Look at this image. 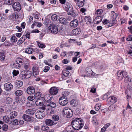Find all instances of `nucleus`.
I'll return each mask as SVG.
<instances>
[{"label": "nucleus", "instance_id": "obj_1", "mask_svg": "<svg viewBox=\"0 0 132 132\" xmlns=\"http://www.w3.org/2000/svg\"><path fill=\"white\" fill-rule=\"evenodd\" d=\"M72 126L74 129L78 130L82 128L84 126L82 120L81 118H76L71 122Z\"/></svg>", "mask_w": 132, "mask_h": 132}, {"label": "nucleus", "instance_id": "obj_2", "mask_svg": "<svg viewBox=\"0 0 132 132\" xmlns=\"http://www.w3.org/2000/svg\"><path fill=\"white\" fill-rule=\"evenodd\" d=\"M63 6L69 15H71L73 17L75 16V13L73 10L72 6L70 3L65 2Z\"/></svg>", "mask_w": 132, "mask_h": 132}, {"label": "nucleus", "instance_id": "obj_3", "mask_svg": "<svg viewBox=\"0 0 132 132\" xmlns=\"http://www.w3.org/2000/svg\"><path fill=\"white\" fill-rule=\"evenodd\" d=\"M63 114H64L68 118L72 117L73 112L71 110L67 107H65L63 110Z\"/></svg>", "mask_w": 132, "mask_h": 132}, {"label": "nucleus", "instance_id": "obj_4", "mask_svg": "<svg viewBox=\"0 0 132 132\" xmlns=\"http://www.w3.org/2000/svg\"><path fill=\"white\" fill-rule=\"evenodd\" d=\"M48 28L49 31L53 34H56L58 31L57 27L53 24H51Z\"/></svg>", "mask_w": 132, "mask_h": 132}, {"label": "nucleus", "instance_id": "obj_5", "mask_svg": "<svg viewBox=\"0 0 132 132\" xmlns=\"http://www.w3.org/2000/svg\"><path fill=\"white\" fill-rule=\"evenodd\" d=\"M32 75V72L30 71H27L25 73L22 72L20 75V77L22 79H24L29 78L31 77Z\"/></svg>", "mask_w": 132, "mask_h": 132}, {"label": "nucleus", "instance_id": "obj_6", "mask_svg": "<svg viewBox=\"0 0 132 132\" xmlns=\"http://www.w3.org/2000/svg\"><path fill=\"white\" fill-rule=\"evenodd\" d=\"M35 103L36 105L38 106H41V107H40V108L43 110H45L46 109L49 110L50 109H51L50 107V108H47L46 105L45 106L44 105L43 102L40 100H38L36 101L35 102Z\"/></svg>", "mask_w": 132, "mask_h": 132}, {"label": "nucleus", "instance_id": "obj_7", "mask_svg": "<svg viewBox=\"0 0 132 132\" xmlns=\"http://www.w3.org/2000/svg\"><path fill=\"white\" fill-rule=\"evenodd\" d=\"M13 8L15 11H19L21 9V6L18 2H15L12 5Z\"/></svg>", "mask_w": 132, "mask_h": 132}, {"label": "nucleus", "instance_id": "obj_8", "mask_svg": "<svg viewBox=\"0 0 132 132\" xmlns=\"http://www.w3.org/2000/svg\"><path fill=\"white\" fill-rule=\"evenodd\" d=\"M67 98L64 97H60L59 100V104L62 106L66 105L68 103V100H66Z\"/></svg>", "mask_w": 132, "mask_h": 132}, {"label": "nucleus", "instance_id": "obj_9", "mask_svg": "<svg viewBox=\"0 0 132 132\" xmlns=\"http://www.w3.org/2000/svg\"><path fill=\"white\" fill-rule=\"evenodd\" d=\"M32 70L33 74L34 76H36L39 74V70L37 66H34L32 68Z\"/></svg>", "mask_w": 132, "mask_h": 132}, {"label": "nucleus", "instance_id": "obj_10", "mask_svg": "<svg viewBox=\"0 0 132 132\" xmlns=\"http://www.w3.org/2000/svg\"><path fill=\"white\" fill-rule=\"evenodd\" d=\"M26 91L27 94L31 95L33 94L35 92V89L33 87L30 86L27 88Z\"/></svg>", "mask_w": 132, "mask_h": 132}, {"label": "nucleus", "instance_id": "obj_11", "mask_svg": "<svg viewBox=\"0 0 132 132\" xmlns=\"http://www.w3.org/2000/svg\"><path fill=\"white\" fill-rule=\"evenodd\" d=\"M58 92V89L55 87H51L49 90L50 93L52 95H56Z\"/></svg>", "mask_w": 132, "mask_h": 132}, {"label": "nucleus", "instance_id": "obj_12", "mask_svg": "<svg viewBox=\"0 0 132 132\" xmlns=\"http://www.w3.org/2000/svg\"><path fill=\"white\" fill-rule=\"evenodd\" d=\"M44 112L43 111H38L36 113L35 116L38 119L42 118L43 117Z\"/></svg>", "mask_w": 132, "mask_h": 132}, {"label": "nucleus", "instance_id": "obj_13", "mask_svg": "<svg viewBox=\"0 0 132 132\" xmlns=\"http://www.w3.org/2000/svg\"><path fill=\"white\" fill-rule=\"evenodd\" d=\"M4 88L5 90L9 91L12 89L13 88V85L10 83L8 82L4 84Z\"/></svg>", "mask_w": 132, "mask_h": 132}, {"label": "nucleus", "instance_id": "obj_14", "mask_svg": "<svg viewBox=\"0 0 132 132\" xmlns=\"http://www.w3.org/2000/svg\"><path fill=\"white\" fill-rule=\"evenodd\" d=\"M111 13L112 15V17L113 18V20L112 21V25H114L116 24V22L117 21L116 20V19L117 17L118 14L117 13H116L113 11H112Z\"/></svg>", "mask_w": 132, "mask_h": 132}, {"label": "nucleus", "instance_id": "obj_15", "mask_svg": "<svg viewBox=\"0 0 132 132\" xmlns=\"http://www.w3.org/2000/svg\"><path fill=\"white\" fill-rule=\"evenodd\" d=\"M78 22V21L77 19L73 20L70 22V25L71 27L75 28L77 26Z\"/></svg>", "mask_w": 132, "mask_h": 132}, {"label": "nucleus", "instance_id": "obj_16", "mask_svg": "<svg viewBox=\"0 0 132 132\" xmlns=\"http://www.w3.org/2000/svg\"><path fill=\"white\" fill-rule=\"evenodd\" d=\"M23 104V102L21 100H19L18 97H16L14 99V102H13L14 104L19 105Z\"/></svg>", "mask_w": 132, "mask_h": 132}, {"label": "nucleus", "instance_id": "obj_17", "mask_svg": "<svg viewBox=\"0 0 132 132\" xmlns=\"http://www.w3.org/2000/svg\"><path fill=\"white\" fill-rule=\"evenodd\" d=\"M103 19V17L101 16H96L94 19V21L95 23L98 24Z\"/></svg>", "mask_w": 132, "mask_h": 132}, {"label": "nucleus", "instance_id": "obj_18", "mask_svg": "<svg viewBox=\"0 0 132 132\" xmlns=\"http://www.w3.org/2000/svg\"><path fill=\"white\" fill-rule=\"evenodd\" d=\"M76 1V4L79 7H82L84 5V0H74Z\"/></svg>", "mask_w": 132, "mask_h": 132}, {"label": "nucleus", "instance_id": "obj_19", "mask_svg": "<svg viewBox=\"0 0 132 132\" xmlns=\"http://www.w3.org/2000/svg\"><path fill=\"white\" fill-rule=\"evenodd\" d=\"M81 32V30L79 28H77L73 30L72 32V34L74 35H77L80 34Z\"/></svg>", "mask_w": 132, "mask_h": 132}, {"label": "nucleus", "instance_id": "obj_20", "mask_svg": "<svg viewBox=\"0 0 132 132\" xmlns=\"http://www.w3.org/2000/svg\"><path fill=\"white\" fill-rule=\"evenodd\" d=\"M124 74L125 73L123 72L119 71L117 74L118 79L120 80H121L124 77Z\"/></svg>", "mask_w": 132, "mask_h": 132}, {"label": "nucleus", "instance_id": "obj_21", "mask_svg": "<svg viewBox=\"0 0 132 132\" xmlns=\"http://www.w3.org/2000/svg\"><path fill=\"white\" fill-rule=\"evenodd\" d=\"M18 115V113L17 112L14 111L11 112L10 113V119H14L16 118Z\"/></svg>", "mask_w": 132, "mask_h": 132}, {"label": "nucleus", "instance_id": "obj_22", "mask_svg": "<svg viewBox=\"0 0 132 132\" xmlns=\"http://www.w3.org/2000/svg\"><path fill=\"white\" fill-rule=\"evenodd\" d=\"M22 118L24 120L27 121H30L31 119L29 115L25 114L23 115Z\"/></svg>", "mask_w": 132, "mask_h": 132}, {"label": "nucleus", "instance_id": "obj_23", "mask_svg": "<svg viewBox=\"0 0 132 132\" xmlns=\"http://www.w3.org/2000/svg\"><path fill=\"white\" fill-rule=\"evenodd\" d=\"M18 15L17 13H14L10 15L9 16L10 19H14L18 18Z\"/></svg>", "mask_w": 132, "mask_h": 132}, {"label": "nucleus", "instance_id": "obj_24", "mask_svg": "<svg viewBox=\"0 0 132 132\" xmlns=\"http://www.w3.org/2000/svg\"><path fill=\"white\" fill-rule=\"evenodd\" d=\"M45 123L47 125L49 126H52L55 123L53 121L50 119H46L45 121Z\"/></svg>", "mask_w": 132, "mask_h": 132}, {"label": "nucleus", "instance_id": "obj_25", "mask_svg": "<svg viewBox=\"0 0 132 132\" xmlns=\"http://www.w3.org/2000/svg\"><path fill=\"white\" fill-rule=\"evenodd\" d=\"M46 106L47 107V108H48V107L49 106L51 107L54 108L56 107V105L55 103L52 102H50L48 103V104H46Z\"/></svg>", "mask_w": 132, "mask_h": 132}, {"label": "nucleus", "instance_id": "obj_26", "mask_svg": "<svg viewBox=\"0 0 132 132\" xmlns=\"http://www.w3.org/2000/svg\"><path fill=\"white\" fill-rule=\"evenodd\" d=\"M15 85L18 88L22 86L23 82L20 80H17L15 82Z\"/></svg>", "mask_w": 132, "mask_h": 132}, {"label": "nucleus", "instance_id": "obj_27", "mask_svg": "<svg viewBox=\"0 0 132 132\" xmlns=\"http://www.w3.org/2000/svg\"><path fill=\"white\" fill-rule=\"evenodd\" d=\"M26 113L28 114L31 115H33L35 112V110H33L32 109H29L26 110Z\"/></svg>", "mask_w": 132, "mask_h": 132}, {"label": "nucleus", "instance_id": "obj_28", "mask_svg": "<svg viewBox=\"0 0 132 132\" xmlns=\"http://www.w3.org/2000/svg\"><path fill=\"white\" fill-rule=\"evenodd\" d=\"M25 52L29 54H31L34 52L32 48H31L29 47L26 49Z\"/></svg>", "mask_w": 132, "mask_h": 132}, {"label": "nucleus", "instance_id": "obj_29", "mask_svg": "<svg viewBox=\"0 0 132 132\" xmlns=\"http://www.w3.org/2000/svg\"><path fill=\"white\" fill-rule=\"evenodd\" d=\"M108 99L110 100L111 102L113 104L116 103L117 100V98L113 96L109 97Z\"/></svg>", "mask_w": 132, "mask_h": 132}, {"label": "nucleus", "instance_id": "obj_30", "mask_svg": "<svg viewBox=\"0 0 132 132\" xmlns=\"http://www.w3.org/2000/svg\"><path fill=\"white\" fill-rule=\"evenodd\" d=\"M84 20L86 21L87 22H86L88 24V25L92 27V23L90 22V18L87 16H85V17Z\"/></svg>", "mask_w": 132, "mask_h": 132}, {"label": "nucleus", "instance_id": "obj_31", "mask_svg": "<svg viewBox=\"0 0 132 132\" xmlns=\"http://www.w3.org/2000/svg\"><path fill=\"white\" fill-rule=\"evenodd\" d=\"M59 21L61 23L65 24L67 22V20L65 18L62 17L59 19Z\"/></svg>", "mask_w": 132, "mask_h": 132}, {"label": "nucleus", "instance_id": "obj_32", "mask_svg": "<svg viewBox=\"0 0 132 132\" xmlns=\"http://www.w3.org/2000/svg\"><path fill=\"white\" fill-rule=\"evenodd\" d=\"M42 93L40 92H36L34 96L36 99H37V100L41 97Z\"/></svg>", "mask_w": 132, "mask_h": 132}, {"label": "nucleus", "instance_id": "obj_33", "mask_svg": "<svg viewBox=\"0 0 132 132\" xmlns=\"http://www.w3.org/2000/svg\"><path fill=\"white\" fill-rule=\"evenodd\" d=\"M78 102L76 100L73 99L70 101L71 104L73 106H76L78 105Z\"/></svg>", "mask_w": 132, "mask_h": 132}, {"label": "nucleus", "instance_id": "obj_34", "mask_svg": "<svg viewBox=\"0 0 132 132\" xmlns=\"http://www.w3.org/2000/svg\"><path fill=\"white\" fill-rule=\"evenodd\" d=\"M22 91L21 90H18L15 91V94L17 96H19L22 95Z\"/></svg>", "mask_w": 132, "mask_h": 132}, {"label": "nucleus", "instance_id": "obj_35", "mask_svg": "<svg viewBox=\"0 0 132 132\" xmlns=\"http://www.w3.org/2000/svg\"><path fill=\"white\" fill-rule=\"evenodd\" d=\"M102 104L101 103H98L95 106V110L97 111H98L100 108Z\"/></svg>", "mask_w": 132, "mask_h": 132}, {"label": "nucleus", "instance_id": "obj_36", "mask_svg": "<svg viewBox=\"0 0 132 132\" xmlns=\"http://www.w3.org/2000/svg\"><path fill=\"white\" fill-rule=\"evenodd\" d=\"M5 59V55L2 52H0V61H3Z\"/></svg>", "mask_w": 132, "mask_h": 132}, {"label": "nucleus", "instance_id": "obj_37", "mask_svg": "<svg viewBox=\"0 0 132 132\" xmlns=\"http://www.w3.org/2000/svg\"><path fill=\"white\" fill-rule=\"evenodd\" d=\"M103 12V10L102 9H98L95 12V15L100 16L102 14Z\"/></svg>", "mask_w": 132, "mask_h": 132}, {"label": "nucleus", "instance_id": "obj_38", "mask_svg": "<svg viewBox=\"0 0 132 132\" xmlns=\"http://www.w3.org/2000/svg\"><path fill=\"white\" fill-rule=\"evenodd\" d=\"M13 67L15 68L19 69L20 68V65L17 62L14 63L13 64Z\"/></svg>", "mask_w": 132, "mask_h": 132}, {"label": "nucleus", "instance_id": "obj_39", "mask_svg": "<svg viewBox=\"0 0 132 132\" xmlns=\"http://www.w3.org/2000/svg\"><path fill=\"white\" fill-rule=\"evenodd\" d=\"M116 106L114 104H111L109 107V109L111 111H112L116 109Z\"/></svg>", "mask_w": 132, "mask_h": 132}, {"label": "nucleus", "instance_id": "obj_40", "mask_svg": "<svg viewBox=\"0 0 132 132\" xmlns=\"http://www.w3.org/2000/svg\"><path fill=\"white\" fill-rule=\"evenodd\" d=\"M41 129L43 131H48L49 130V128L47 126H43L42 127Z\"/></svg>", "mask_w": 132, "mask_h": 132}, {"label": "nucleus", "instance_id": "obj_41", "mask_svg": "<svg viewBox=\"0 0 132 132\" xmlns=\"http://www.w3.org/2000/svg\"><path fill=\"white\" fill-rule=\"evenodd\" d=\"M92 121L93 123L95 125H98V123L96 117H93L92 118Z\"/></svg>", "mask_w": 132, "mask_h": 132}, {"label": "nucleus", "instance_id": "obj_42", "mask_svg": "<svg viewBox=\"0 0 132 132\" xmlns=\"http://www.w3.org/2000/svg\"><path fill=\"white\" fill-rule=\"evenodd\" d=\"M3 121L4 122L6 123H8L9 121V118L7 116H4L3 118Z\"/></svg>", "mask_w": 132, "mask_h": 132}, {"label": "nucleus", "instance_id": "obj_43", "mask_svg": "<svg viewBox=\"0 0 132 132\" xmlns=\"http://www.w3.org/2000/svg\"><path fill=\"white\" fill-rule=\"evenodd\" d=\"M26 39V36L24 35L20 38L19 41L20 42V43L21 44Z\"/></svg>", "mask_w": 132, "mask_h": 132}, {"label": "nucleus", "instance_id": "obj_44", "mask_svg": "<svg viewBox=\"0 0 132 132\" xmlns=\"http://www.w3.org/2000/svg\"><path fill=\"white\" fill-rule=\"evenodd\" d=\"M52 20L53 21H55L57 19V16L56 14H54L51 17Z\"/></svg>", "mask_w": 132, "mask_h": 132}, {"label": "nucleus", "instance_id": "obj_45", "mask_svg": "<svg viewBox=\"0 0 132 132\" xmlns=\"http://www.w3.org/2000/svg\"><path fill=\"white\" fill-rule=\"evenodd\" d=\"M37 44L39 47L40 48H43L45 47V45L41 43L38 42H37Z\"/></svg>", "mask_w": 132, "mask_h": 132}, {"label": "nucleus", "instance_id": "obj_46", "mask_svg": "<svg viewBox=\"0 0 132 132\" xmlns=\"http://www.w3.org/2000/svg\"><path fill=\"white\" fill-rule=\"evenodd\" d=\"M11 40L12 42L15 43L17 41V38L15 36H14L11 37Z\"/></svg>", "mask_w": 132, "mask_h": 132}, {"label": "nucleus", "instance_id": "obj_47", "mask_svg": "<svg viewBox=\"0 0 132 132\" xmlns=\"http://www.w3.org/2000/svg\"><path fill=\"white\" fill-rule=\"evenodd\" d=\"M12 101V99L10 97H7L6 99V102L7 104H10L11 103Z\"/></svg>", "mask_w": 132, "mask_h": 132}, {"label": "nucleus", "instance_id": "obj_48", "mask_svg": "<svg viewBox=\"0 0 132 132\" xmlns=\"http://www.w3.org/2000/svg\"><path fill=\"white\" fill-rule=\"evenodd\" d=\"M63 75L65 77L69 76L70 75V73L68 70H64L63 72Z\"/></svg>", "mask_w": 132, "mask_h": 132}, {"label": "nucleus", "instance_id": "obj_49", "mask_svg": "<svg viewBox=\"0 0 132 132\" xmlns=\"http://www.w3.org/2000/svg\"><path fill=\"white\" fill-rule=\"evenodd\" d=\"M52 118L55 121H57L59 119V117L58 116L54 115L52 116Z\"/></svg>", "mask_w": 132, "mask_h": 132}, {"label": "nucleus", "instance_id": "obj_50", "mask_svg": "<svg viewBox=\"0 0 132 132\" xmlns=\"http://www.w3.org/2000/svg\"><path fill=\"white\" fill-rule=\"evenodd\" d=\"M125 81L126 83H128V82H130L131 81V80L130 78L126 76L125 78Z\"/></svg>", "mask_w": 132, "mask_h": 132}, {"label": "nucleus", "instance_id": "obj_51", "mask_svg": "<svg viewBox=\"0 0 132 132\" xmlns=\"http://www.w3.org/2000/svg\"><path fill=\"white\" fill-rule=\"evenodd\" d=\"M35 97V96L31 95L29 96L27 98V99L29 101H32L34 100Z\"/></svg>", "mask_w": 132, "mask_h": 132}, {"label": "nucleus", "instance_id": "obj_52", "mask_svg": "<svg viewBox=\"0 0 132 132\" xmlns=\"http://www.w3.org/2000/svg\"><path fill=\"white\" fill-rule=\"evenodd\" d=\"M8 129V126L6 124H4L2 126V129L3 130L6 131Z\"/></svg>", "mask_w": 132, "mask_h": 132}, {"label": "nucleus", "instance_id": "obj_53", "mask_svg": "<svg viewBox=\"0 0 132 132\" xmlns=\"http://www.w3.org/2000/svg\"><path fill=\"white\" fill-rule=\"evenodd\" d=\"M29 67V63H24L23 64L24 68L26 70L28 69Z\"/></svg>", "mask_w": 132, "mask_h": 132}, {"label": "nucleus", "instance_id": "obj_54", "mask_svg": "<svg viewBox=\"0 0 132 132\" xmlns=\"http://www.w3.org/2000/svg\"><path fill=\"white\" fill-rule=\"evenodd\" d=\"M22 61V59L20 58H18L16 60V62L18 63H23Z\"/></svg>", "mask_w": 132, "mask_h": 132}, {"label": "nucleus", "instance_id": "obj_55", "mask_svg": "<svg viewBox=\"0 0 132 132\" xmlns=\"http://www.w3.org/2000/svg\"><path fill=\"white\" fill-rule=\"evenodd\" d=\"M12 124L15 125H17L19 124V121L17 119H15L12 122Z\"/></svg>", "mask_w": 132, "mask_h": 132}, {"label": "nucleus", "instance_id": "obj_56", "mask_svg": "<svg viewBox=\"0 0 132 132\" xmlns=\"http://www.w3.org/2000/svg\"><path fill=\"white\" fill-rule=\"evenodd\" d=\"M69 93L67 91H65L63 93V96L62 97H64V98H67L66 96L69 94Z\"/></svg>", "mask_w": 132, "mask_h": 132}, {"label": "nucleus", "instance_id": "obj_57", "mask_svg": "<svg viewBox=\"0 0 132 132\" xmlns=\"http://www.w3.org/2000/svg\"><path fill=\"white\" fill-rule=\"evenodd\" d=\"M13 73L14 76H16L19 73V71L18 70H14L13 71Z\"/></svg>", "mask_w": 132, "mask_h": 132}, {"label": "nucleus", "instance_id": "obj_58", "mask_svg": "<svg viewBox=\"0 0 132 132\" xmlns=\"http://www.w3.org/2000/svg\"><path fill=\"white\" fill-rule=\"evenodd\" d=\"M50 69V68L48 66H45L43 71L45 72H47Z\"/></svg>", "mask_w": 132, "mask_h": 132}, {"label": "nucleus", "instance_id": "obj_59", "mask_svg": "<svg viewBox=\"0 0 132 132\" xmlns=\"http://www.w3.org/2000/svg\"><path fill=\"white\" fill-rule=\"evenodd\" d=\"M126 40L128 41H132V35H130L128 36L126 39Z\"/></svg>", "mask_w": 132, "mask_h": 132}, {"label": "nucleus", "instance_id": "obj_60", "mask_svg": "<svg viewBox=\"0 0 132 132\" xmlns=\"http://www.w3.org/2000/svg\"><path fill=\"white\" fill-rule=\"evenodd\" d=\"M69 62V60H68L67 59H64L62 61V62L65 64H67Z\"/></svg>", "mask_w": 132, "mask_h": 132}, {"label": "nucleus", "instance_id": "obj_61", "mask_svg": "<svg viewBox=\"0 0 132 132\" xmlns=\"http://www.w3.org/2000/svg\"><path fill=\"white\" fill-rule=\"evenodd\" d=\"M34 22L36 23H38L37 25V26L39 27H40L42 25V24L40 22H35V21H34Z\"/></svg>", "mask_w": 132, "mask_h": 132}, {"label": "nucleus", "instance_id": "obj_62", "mask_svg": "<svg viewBox=\"0 0 132 132\" xmlns=\"http://www.w3.org/2000/svg\"><path fill=\"white\" fill-rule=\"evenodd\" d=\"M34 18L36 19H38L39 18V14H38L35 13L34 14Z\"/></svg>", "mask_w": 132, "mask_h": 132}, {"label": "nucleus", "instance_id": "obj_63", "mask_svg": "<svg viewBox=\"0 0 132 132\" xmlns=\"http://www.w3.org/2000/svg\"><path fill=\"white\" fill-rule=\"evenodd\" d=\"M4 3L6 4L11 5V1L10 0H6Z\"/></svg>", "mask_w": 132, "mask_h": 132}, {"label": "nucleus", "instance_id": "obj_64", "mask_svg": "<svg viewBox=\"0 0 132 132\" xmlns=\"http://www.w3.org/2000/svg\"><path fill=\"white\" fill-rule=\"evenodd\" d=\"M109 21L108 20L104 19L103 21V23L104 24H105L107 23Z\"/></svg>", "mask_w": 132, "mask_h": 132}]
</instances>
